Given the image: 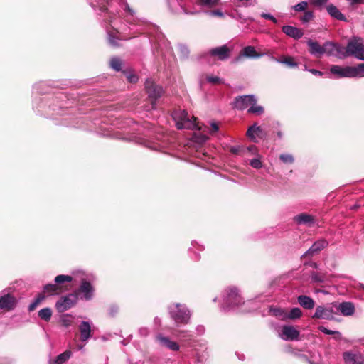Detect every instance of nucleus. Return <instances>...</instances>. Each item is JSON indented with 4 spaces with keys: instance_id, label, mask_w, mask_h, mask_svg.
Wrapping results in <instances>:
<instances>
[{
    "instance_id": "obj_41",
    "label": "nucleus",
    "mask_w": 364,
    "mask_h": 364,
    "mask_svg": "<svg viewBox=\"0 0 364 364\" xmlns=\"http://www.w3.org/2000/svg\"><path fill=\"white\" fill-rule=\"evenodd\" d=\"M110 67L115 71H120L122 70V61L117 57L111 58L109 62Z\"/></svg>"
},
{
    "instance_id": "obj_9",
    "label": "nucleus",
    "mask_w": 364,
    "mask_h": 364,
    "mask_svg": "<svg viewBox=\"0 0 364 364\" xmlns=\"http://www.w3.org/2000/svg\"><path fill=\"white\" fill-rule=\"evenodd\" d=\"M95 289L92 284L85 279H82L81 283L75 294L77 297L85 301H90L94 296Z\"/></svg>"
},
{
    "instance_id": "obj_20",
    "label": "nucleus",
    "mask_w": 364,
    "mask_h": 364,
    "mask_svg": "<svg viewBox=\"0 0 364 364\" xmlns=\"http://www.w3.org/2000/svg\"><path fill=\"white\" fill-rule=\"evenodd\" d=\"M336 314L340 311L345 316H352L355 312V306L353 303L344 301L341 304H334Z\"/></svg>"
},
{
    "instance_id": "obj_3",
    "label": "nucleus",
    "mask_w": 364,
    "mask_h": 364,
    "mask_svg": "<svg viewBox=\"0 0 364 364\" xmlns=\"http://www.w3.org/2000/svg\"><path fill=\"white\" fill-rule=\"evenodd\" d=\"M222 304L221 308L225 311H234L239 312L248 311L247 306L250 303V301H245L240 294V289L234 286H230L221 293Z\"/></svg>"
},
{
    "instance_id": "obj_2",
    "label": "nucleus",
    "mask_w": 364,
    "mask_h": 364,
    "mask_svg": "<svg viewBox=\"0 0 364 364\" xmlns=\"http://www.w3.org/2000/svg\"><path fill=\"white\" fill-rule=\"evenodd\" d=\"M151 129V124L144 122L142 125L134 129L136 133H134V135L130 136L129 139L141 144L151 150L162 151L167 146L166 141L164 139L165 136L159 134V136L154 137L151 135L153 132Z\"/></svg>"
},
{
    "instance_id": "obj_60",
    "label": "nucleus",
    "mask_w": 364,
    "mask_h": 364,
    "mask_svg": "<svg viewBox=\"0 0 364 364\" xmlns=\"http://www.w3.org/2000/svg\"><path fill=\"white\" fill-rule=\"evenodd\" d=\"M260 16L263 18L270 20L271 21H272L274 23H278L277 19L270 14L263 12L260 14Z\"/></svg>"
},
{
    "instance_id": "obj_29",
    "label": "nucleus",
    "mask_w": 364,
    "mask_h": 364,
    "mask_svg": "<svg viewBox=\"0 0 364 364\" xmlns=\"http://www.w3.org/2000/svg\"><path fill=\"white\" fill-rule=\"evenodd\" d=\"M298 303L305 309H312L315 306L314 300L310 296L300 295L297 298Z\"/></svg>"
},
{
    "instance_id": "obj_30",
    "label": "nucleus",
    "mask_w": 364,
    "mask_h": 364,
    "mask_svg": "<svg viewBox=\"0 0 364 364\" xmlns=\"http://www.w3.org/2000/svg\"><path fill=\"white\" fill-rule=\"evenodd\" d=\"M269 312L279 320H287V311L284 309L270 307Z\"/></svg>"
},
{
    "instance_id": "obj_47",
    "label": "nucleus",
    "mask_w": 364,
    "mask_h": 364,
    "mask_svg": "<svg viewBox=\"0 0 364 364\" xmlns=\"http://www.w3.org/2000/svg\"><path fill=\"white\" fill-rule=\"evenodd\" d=\"M45 295H43V294H39L33 300V301L31 302L28 306V311H33L36 308V306L45 299Z\"/></svg>"
},
{
    "instance_id": "obj_49",
    "label": "nucleus",
    "mask_w": 364,
    "mask_h": 364,
    "mask_svg": "<svg viewBox=\"0 0 364 364\" xmlns=\"http://www.w3.org/2000/svg\"><path fill=\"white\" fill-rule=\"evenodd\" d=\"M279 159L284 163L287 164H292L294 162V157L292 154H281L279 155Z\"/></svg>"
},
{
    "instance_id": "obj_44",
    "label": "nucleus",
    "mask_w": 364,
    "mask_h": 364,
    "mask_svg": "<svg viewBox=\"0 0 364 364\" xmlns=\"http://www.w3.org/2000/svg\"><path fill=\"white\" fill-rule=\"evenodd\" d=\"M309 3L306 1H300L299 3L291 6V9L295 11L296 12H305L307 11Z\"/></svg>"
},
{
    "instance_id": "obj_62",
    "label": "nucleus",
    "mask_w": 364,
    "mask_h": 364,
    "mask_svg": "<svg viewBox=\"0 0 364 364\" xmlns=\"http://www.w3.org/2000/svg\"><path fill=\"white\" fill-rule=\"evenodd\" d=\"M209 15L212 16H219V17H223L224 14L222 11L217 9V10H213L208 11Z\"/></svg>"
},
{
    "instance_id": "obj_27",
    "label": "nucleus",
    "mask_w": 364,
    "mask_h": 364,
    "mask_svg": "<svg viewBox=\"0 0 364 364\" xmlns=\"http://www.w3.org/2000/svg\"><path fill=\"white\" fill-rule=\"evenodd\" d=\"M294 220L299 225H306L311 227L314 225L315 220L313 216L306 213H301L294 217Z\"/></svg>"
},
{
    "instance_id": "obj_40",
    "label": "nucleus",
    "mask_w": 364,
    "mask_h": 364,
    "mask_svg": "<svg viewBox=\"0 0 364 364\" xmlns=\"http://www.w3.org/2000/svg\"><path fill=\"white\" fill-rule=\"evenodd\" d=\"M311 279L313 283L321 284L324 282L326 277L323 274L316 272H312L311 273Z\"/></svg>"
},
{
    "instance_id": "obj_16",
    "label": "nucleus",
    "mask_w": 364,
    "mask_h": 364,
    "mask_svg": "<svg viewBox=\"0 0 364 364\" xmlns=\"http://www.w3.org/2000/svg\"><path fill=\"white\" fill-rule=\"evenodd\" d=\"M279 336L284 341H297L299 337V331L293 326L284 325L281 328Z\"/></svg>"
},
{
    "instance_id": "obj_48",
    "label": "nucleus",
    "mask_w": 364,
    "mask_h": 364,
    "mask_svg": "<svg viewBox=\"0 0 364 364\" xmlns=\"http://www.w3.org/2000/svg\"><path fill=\"white\" fill-rule=\"evenodd\" d=\"M262 158L261 155H257V156L250 160V165L255 169L261 168L262 167Z\"/></svg>"
},
{
    "instance_id": "obj_31",
    "label": "nucleus",
    "mask_w": 364,
    "mask_h": 364,
    "mask_svg": "<svg viewBox=\"0 0 364 364\" xmlns=\"http://www.w3.org/2000/svg\"><path fill=\"white\" fill-rule=\"evenodd\" d=\"M249 114H254L257 116H261L264 112V109L262 106L257 104V99L255 97L254 103H252L247 109Z\"/></svg>"
},
{
    "instance_id": "obj_36",
    "label": "nucleus",
    "mask_w": 364,
    "mask_h": 364,
    "mask_svg": "<svg viewBox=\"0 0 364 364\" xmlns=\"http://www.w3.org/2000/svg\"><path fill=\"white\" fill-rule=\"evenodd\" d=\"M328 46H332L335 48V56H336L338 58H345L346 57H343V52L345 51V48L343 46H341L338 43H335L331 41H327V45Z\"/></svg>"
},
{
    "instance_id": "obj_50",
    "label": "nucleus",
    "mask_w": 364,
    "mask_h": 364,
    "mask_svg": "<svg viewBox=\"0 0 364 364\" xmlns=\"http://www.w3.org/2000/svg\"><path fill=\"white\" fill-rule=\"evenodd\" d=\"M192 138L194 141L199 144H203L207 141L208 137L207 136V135L201 133H194Z\"/></svg>"
},
{
    "instance_id": "obj_26",
    "label": "nucleus",
    "mask_w": 364,
    "mask_h": 364,
    "mask_svg": "<svg viewBox=\"0 0 364 364\" xmlns=\"http://www.w3.org/2000/svg\"><path fill=\"white\" fill-rule=\"evenodd\" d=\"M328 14L333 18L346 22L347 18L344 14L333 4H331L326 6Z\"/></svg>"
},
{
    "instance_id": "obj_21",
    "label": "nucleus",
    "mask_w": 364,
    "mask_h": 364,
    "mask_svg": "<svg viewBox=\"0 0 364 364\" xmlns=\"http://www.w3.org/2000/svg\"><path fill=\"white\" fill-rule=\"evenodd\" d=\"M92 323L89 321H83L79 325V331L80 333V341L87 342L92 337Z\"/></svg>"
},
{
    "instance_id": "obj_32",
    "label": "nucleus",
    "mask_w": 364,
    "mask_h": 364,
    "mask_svg": "<svg viewBox=\"0 0 364 364\" xmlns=\"http://www.w3.org/2000/svg\"><path fill=\"white\" fill-rule=\"evenodd\" d=\"M44 292H47L50 295H57L61 291V287L55 284H48L43 287Z\"/></svg>"
},
{
    "instance_id": "obj_25",
    "label": "nucleus",
    "mask_w": 364,
    "mask_h": 364,
    "mask_svg": "<svg viewBox=\"0 0 364 364\" xmlns=\"http://www.w3.org/2000/svg\"><path fill=\"white\" fill-rule=\"evenodd\" d=\"M282 31L287 36L294 39H300L304 36V32L300 28L293 26H283Z\"/></svg>"
},
{
    "instance_id": "obj_37",
    "label": "nucleus",
    "mask_w": 364,
    "mask_h": 364,
    "mask_svg": "<svg viewBox=\"0 0 364 364\" xmlns=\"http://www.w3.org/2000/svg\"><path fill=\"white\" fill-rule=\"evenodd\" d=\"M272 58L277 63L284 64L290 68H296L298 66V63H296L291 57H287L281 60L274 57H272Z\"/></svg>"
},
{
    "instance_id": "obj_23",
    "label": "nucleus",
    "mask_w": 364,
    "mask_h": 364,
    "mask_svg": "<svg viewBox=\"0 0 364 364\" xmlns=\"http://www.w3.org/2000/svg\"><path fill=\"white\" fill-rule=\"evenodd\" d=\"M247 136L253 142H257L258 138L262 139L263 137V130L261 127L258 126L257 123H255L248 128Z\"/></svg>"
},
{
    "instance_id": "obj_5",
    "label": "nucleus",
    "mask_w": 364,
    "mask_h": 364,
    "mask_svg": "<svg viewBox=\"0 0 364 364\" xmlns=\"http://www.w3.org/2000/svg\"><path fill=\"white\" fill-rule=\"evenodd\" d=\"M331 74L338 78H360L364 77V63H360L356 66H341L333 65L330 68Z\"/></svg>"
},
{
    "instance_id": "obj_43",
    "label": "nucleus",
    "mask_w": 364,
    "mask_h": 364,
    "mask_svg": "<svg viewBox=\"0 0 364 364\" xmlns=\"http://www.w3.org/2000/svg\"><path fill=\"white\" fill-rule=\"evenodd\" d=\"M197 4L203 7L212 8L217 6L219 0H196Z\"/></svg>"
},
{
    "instance_id": "obj_45",
    "label": "nucleus",
    "mask_w": 364,
    "mask_h": 364,
    "mask_svg": "<svg viewBox=\"0 0 364 364\" xmlns=\"http://www.w3.org/2000/svg\"><path fill=\"white\" fill-rule=\"evenodd\" d=\"M54 281L58 286H60L63 284L65 282H71L73 281V277L69 275L60 274L55 277Z\"/></svg>"
},
{
    "instance_id": "obj_6",
    "label": "nucleus",
    "mask_w": 364,
    "mask_h": 364,
    "mask_svg": "<svg viewBox=\"0 0 364 364\" xmlns=\"http://www.w3.org/2000/svg\"><path fill=\"white\" fill-rule=\"evenodd\" d=\"M172 117L178 129H201V127L196 122V118L190 116L187 111L184 109L174 111Z\"/></svg>"
},
{
    "instance_id": "obj_52",
    "label": "nucleus",
    "mask_w": 364,
    "mask_h": 364,
    "mask_svg": "<svg viewBox=\"0 0 364 364\" xmlns=\"http://www.w3.org/2000/svg\"><path fill=\"white\" fill-rule=\"evenodd\" d=\"M60 321H61L62 325L64 327L68 328L70 326H71V324L73 323V318L68 314L64 315L61 318Z\"/></svg>"
},
{
    "instance_id": "obj_7",
    "label": "nucleus",
    "mask_w": 364,
    "mask_h": 364,
    "mask_svg": "<svg viewBox=\"0 0 364 364\" xmlns=\"http://www.w3.org/2000/svg\"><path fill=\"white\" fill-rule=\"evenodd\" d=\"M343 57H353L364 60V44L360 37L353 36L347 43Z\"/></svg>"
},
{
    "instance_id": "obj_28",
    "label": "nucleus",
    "mask_w": 364,
    "mask_h": 364,
    "mask_svg": "<svg viewBox=\"0 0 364 364\" xmlns=\"http://www.w3.org/2000/svg\"><path fill=\"white\" fill-rule=\"evenodd\" d=\"M112 0H105V1L106 2V4L105 3H102L99 5V8H100V11L102 13H105L106 14V17H105V21H107V22H109V23H112L113 22V19L116 17L117 14L113 13V12H110L109 10H108V6L109 5V3L112 2Z\"/></svg>"
},
{
    "instance_id": "obj_10",
    "label": "nucleus",
    "mask_w": 364,
    "mask_h": 364,
    "mask_svg": "<svg viewBox=\"0 0 364 364\" xmlns=\"http://www.w3.org/2000/svg\"><path fill=\"white\" fill-rule=\"evenodd\" d=\"M77 301L76 294H69L62 296L55 304V308L58 312H64L75 305Z\"/></svg>"
},
{
    "instance_id": "obj_39",
    "label": "nucleus",
    "mask_w": 364,
    "mask_h": 364,
    "mask_svg": "<svg viewBox=\"0 0 364 364\" xmlns=\"http://www.w3.org/2000/svg\"><path fill=\"white\" fill-rule=\"evenodd\" d=\"M302 316L301 310L298 307L292 308L289 312L287 311V320H294L299 318Z\"/></svg>"
},
{
    "instance_id": "obj_53",
    "label": "nucleus",
    "mask_w": 364,
    "mask_h": 364,
    "mask_svg": "<svg viewBox=\"0 0 364 364\" xmlns=\"http://www.w3.org/2000/svg\"><path fill=\"white\" fill-rule=\"evenodd\" d=\"M328 1V0H309L310 4L318 9H321Z\"/></svg>"
},
{
    "instance_id": "obj_42",
    "label": "nucleus",
    "mask_w": 364,
    "mask_h": 364,
    "mask_svg": "<svg viewBox=\"0 0 364 364\" xmlns=\"http://www.w3.org/2000/svg\"><path fill=\"white\" fill-rule=\"evenodd\" d=\"M314 18V12L312 11L307 10L304 13L303 16H301L299 18V21L303 24H306V23H309L311 20H313Z\"/></svg>"
},
{
    "instance_id": "obj_51",
    "label": "nucleus",
    "mask_w": 364,
    "mask_h": 364,
    "mask_svg": "<svg viewBox=\"0 0 364 364\" xmlns=\"http://www.w3.org/2000/svg\"><path fill=\"white\" fill-rule=\"evenodd\" d=\"M179 53L181 55V57L183 58H187L189 55V49L187 47V46L184 44H179L178 46Z\"/></svg>"
},
{
    "instance_id": "obj_13",
    "label": "nucleus",
    "mask_w": 364,
    "mask_h": 364,
    "mask_svg": "<svg viewBox=\"0 0 364 364\" xmlns=\"http://www.w3.org/2000/svg\"><path fill=\"white\" fill-rule=\"evenodd\" d=\"M345 364H364V355L357 350H350L343 353Z\"/></svg>"
},
{
    "instance_id": "obj_63",
    "label": "nucleus",
    "mask_w": 364,
    "mask_h": 364,
    "mask_svg": "<svg viewBox=\"0 0 364 364\" xmlns=\"http://www.w3.org/2000/svg\"><path fill=\"white\" fill-rule=\"evenodd\" d=\"M210 127H211V131L210 132V134L216 132L219 129L218 124L215 122H210Z\"/></svg>"
},
{
    "instance_id": "obj_56",
    "label": "nucleus",
    "mask_w": 364,
    "mask_h": 364,
    "mask_svg": "<svg viewBox=\"0 0 364 364\" xmlns=\"http://www.w3.org/2000/svg\"><path fill=\"white\" fill-rule=\"evenodd\" d=\"M108 41L109 45L113 47H118L119 46L117 38L110 33H108Z\"/></svg>"
},
{
    "instance_id": "obj_35",
    "label": "nucleus",
    "mask_w": 364,
    "mask_h": 364,
    "mask_svg": "<svg viewBox=\"0 0 364 364\" xmlns=\"http://www.w3.org/2000/svg\"><path fill=\"white\" fill-rule=\"evenodd\" d=\"M178 336L180 341L185 343L187 346L191 345L193 341V335L186 331H179L178 333Z\"/></svg>"
},
{
    "instance_id": "obj_46",
    "label": "nucleus",
    "mask_w": 364,
    "mask_h": 364,
    "mask_svg": "<svg viewBox=\"0 0 364 364\" xmlns=\"http://www.w3.org/2000/svg\"><path fill=\"white\" fill-rule=\"evenodd\" d=\"M123 73L127 80L131 83H136L139 80L138 76L134 74L132 70H123Z\"/></svg>"
},
{
    "instance_id": "obj_17",
    "label": "nucleus",
    "mask_w": 364,
    "mask_h": 364,
    "mask_svg": "<svg viewBox=\"0 0 364 364\" xmlns=\"http://www.w3.org/2000/svg\"><path fill=\"white\" fill-rule=\"evenodd\" d=\"M16 306V298L10 294H0V309L11 311Z\"/></svg>"
},
{
    "instance_id": "obj_15",
    "label": "nucleus",
    "mask_w": 364,
    "mask_h": 364,
    "mask_svg": "<svg viewBox=\"0 0 364 364\" xmlns=\"http://www.w3.org/2000/svg\"><path fill=\"white\" fill-rule=\"evenodd\" d=\"M156 341L161 347L171 351H178L180 350V346L177 342L172 341L169 337L165 336L161 333L156 335Z\"/></svg>"
},
{
    "instance_id": "obj_18",
    "label": "nucleus",
    "mask_w": 364,
    "mask_h": 364,
    "mask_svg": "<svg viewBox=\"0 0 364 364\" xmlns=\"http://www.w3.org/2000/svg\"><path fill=\"white\" fill-rule=\"evenodd\" d=\"M263 53H259L257 52L255 47L252 46H247L244 47L241 50L239 55L236 57L235 59L236 62L239 61L240 59L243 58L250 59H258L263 56Z\"/></svg>"
},
{
    "instance_id": "obj_33",
    "label": "nucleus",
    "mask_w": 364,
    "mask_h": 364,
    "mask_svg": "<svg viewBox=\"0 0 364 364\" xmlns=\"http://www.w3.org/2000/svg\"><path fill=\"white\" fill-rule=\"evenodd\" d=\"M71 355L72 353L70 350H65L58 355L54 360L50 361L49 364H63L71 357Z\"/></svg>"
},
{
    "instance_id": "obj_61",
    "label": "nucleus",
    "mask_w": 364,
    "mask_h": 364,
    "mask_svg": "<svg viewBox=\"0 0 364 364\" xmlns=\"http://www.w3.org/2000/svg\"><path fill=\"white\" fill-rule=\"evenodd\" d=\"M242 151H245V148L240 146H235L230 148V152L233 154H238Z\"/></svg>"
},
{
    "instance_id": "obj_22",
    "label": "nucleus",
    "mask_w": 364,
    "mask_h": 364,
    "mask_svg": "<svg viewBox=\"0 0 364 364\" xmlns=\"http://www.w3.org/2000/svg\"><path fill=\"white\" fill-rule=\"evenodd\" d=\"M307 46L309 47V53L316 58H321L325 54V50H323V45L321 46L317 41H314L311 39L307 41Z\"/></svg>"
},
{
    "instance_id": "obj_57",
    "label": "nucleus",
    "mask_w": 364,
    "mask_h": 364,
    "mask_svg": "<svg viewBox=\"0 0 364 364\" xmlns=\"http://www.w3.org/2000/svg\"><path fill=\"white\" fill-rule=\"evenodd\" d=\"M327 45V41L323 44V50H325V54L328 56L335 55V48L332 46H328Z\"/></svg>"
},
{
    "instance_id": "obj_64",
    "label": "nucleus",
    "mask_w": 364,
    "mask_h": 364,
    "mask_svg": "<svg viewBox=\"0 0 364 364\" xmlns=\"http://www.w3.org/2000/svg\"><path fill=\"white\" fill-rule=\"evenodd\" d=\"M149 333V329H148L147 328H145V327H144V328H139V333L141 336H144V337H145V336H148Z\"/></svg>"
},
{
    "instance_id": "obj_19",
    "label": "nucleus",
    "mask_w": 364,
    "mask_h": 364,
    "mask_svg": "<svg viewBox=\"0 0 364 364\" xmlns=\"http://www.w3.org/2000/svg\"><path fill=\"white\" fill-rule=\"evenodd\" d=\"M255 97L253 95L237 97L235 100V107L240 110L245 109L254 103Z\"/></svg>"
},
{
    "instance_id": "obj_12",
    "label": "nucleus",
    "mask_w": 364,
    "mask_h": 364,
    "mask_svg": "<svg viewBox=\"0 0 364 364\" xmlns=\"http://www.w3.org/2000/svg\"><path fill=\"white\" fill-rule=\"evenodd\" d=\"M145 89L146 92L151 100V104L153 108L155 106V102L158 100L162 93V87L161 86L156 85L154 83L152 80L150 79H147L145 82Z\"/></svg>"
},
{
    "instance_id": "obj_24",
    "label": "nucleus",
    "mask_w": 364,
    "mask_h": 364,
    "mask_svg": "<svg viewBox=\"0 0 364 364\" xmlns=\"http://www.w3.org/2000/svg\"><path fill=\"white\" fill-rule=\"evenodd\" d=\"M33 106L37 109L39 112L41 109H43L45 107L48 106V108L53 111H57L58 109L62 108V105L60 102H48V100L43 99H41V102H33Z\"/></svg>"
},
{
    "instance_id": "obj_14",
    "label": "nucleus",
    "mask_w": 364,
    "mask_h": 364,
    "mask_svg": "<svg viewBox=\"0 0 364 364\" xmlns=\"http://www.w3.org/2000/svg\"><path fill=\"white\" fill-rule=\"evenodd\" d=\"M328 242L325 239L316 240L310 248H309L302 255L301 258L311 257L319 253L321 250L327 247Z\"/></svg>"
},
{
    "instance_id": "obj_11",
    "label": "nucleus",
    "mask_w": 364,
    "mask_h": 364,
    "mask_svg": "<svg viewBox=\"0 0 364 364\" xmlns=\"http://www.w3.org/2000/svg\"><path fill=\"white\" fill-rule=\"evenodd\" d=\"M231 50L226 45L210 49L203 54V58L213 57L219 60H225L230 56Z\"/></svg>"
},
{
    "instance_id": "obj_54",
    "label": "nucleus",
    "mask_w": 364,
    "mask_h": 364,
    "mask_svg": "<svg viewBox=\"0 0 364 364\" xmlns=\"http://www.w3.org/2000/svg\"><path fill=\"white\" fill-rule=\"evenodd\" d=\"M318 330L326 335H338L339 337L341 336V333L339 331L329 330L323 326H319Z\"/></svg>"
},
{
    "instance_id": "obj_58",
    "label": "nucleus",
    "mask_w": 364,
    "mask_h": 364,
    "mask_svg": "<svg viewBox=\"0 0 364 364\" xmlns=\"http://www.w3.org/2000/svg\"><path fill=\"white\" fill-rule=\"evenodd\" d=\"M206 80L208 82L212 84H219L223 82V80L221 78L213 75L208 76L206 77Z\"/></svg>"
},
{
    "instance_id": "obj_38",
    "label": "nucleus",
    "mask_w": 364,
    "mask_h": 364,
    "mask_svg": "<svg viewBox=\"0 0 364 364\" xmlns=\"http://www.w3.org/2000/svg\"><path fill=\"white\" fill-rule=\"evenodd\" d=\"M38 316L43 321H49L52 316V310L50 308L46 307L38 311Z\"/></svg>"
},
{
    "instance_id": "obj_4",
    "label": "nucleus",
    "mask_w": 364,
    "mask_h": 364,
    "mask_svg": "<svg viewBox=\"0 0 364 364\" xmlns=\"http://www.w3.org/2000/svg\"><path fill=\"white\" fill-rule=\"evenodd\" d=\"M167 310L176 327H181L190 323L192 313L186 304L173 302L168 306Z\"/></svg>"
},
{
    "instance_id": "obj_55",
    "label": "nucleus",
    "mask_w": 364,
    "mask_h": 364,
    "mask_svg": "<svg viewBox=\"0 0 364 364\" xmlns=\"http://www.w3.org/2000/svg\"><path fill=\"white\" fill-rule=\"evenodd\" d=\"M107 311L109 316L114 317L117 314L119 311V307L115 304H112L109 306Z\"/></svg>"
},
{
    "instance_id": "obj_34",
    "label": "nucleus",
    "mask_w": 364,
    "mask_h": 364,
    "mask_svg": "<svg viewBox=\"0 0 364 364\" xmlns=\"http://www.w3.org/2000/svg\"><path fill=\"white\" fill-rule=\"evenodd\" d=\"M193 249L198 250L199 251H203L205 250L204 245L200 244L196 240H193L191 242V247H189V251L194 254L193 259L198 261L200 259V256L198 253H197Z\"/></svg>"
},
{
    "instance_id": "obj_1",
    "label": "nucleus",
    "mask_w": 364,
    "mask_h": 364,
    "mask_svg": "<svg viewBox=\"0 0 364 364\" xmlns=\"http://www.w3.org/2000/svg\"><path fill=\"white\" fill-rule=\"evenodd\" d=\"M121 6L126 13L127 21L130 25L145 26L141 31H146L149 35L150 41L155 45L156 49L171 53V47L164 35L158 26L149 23L146 19L136 16V11L126 1H122Z\"/></svg>"
},
{
    "instance_id": "obj_59",
    "label": "nucleus",
    "mask_w": 364,
    "mask_h": 364,
    "mask_svg": "<svg viewBox=\"0 0 364 364\" xmlns=\"http://www.w3.org/2000/svg\"><path fill=\"white\" fill-rule=\"evenodd\" d=\"M245 150H247L250 154L252 156H257V155H260L258 152V149L256 146L252 145L247 148H245Z\"/></svg>"
},
{
    "instance_id": "obj_8",
    "label": "nucleus",
    "mask_w": 364,
    "mask_h": 364,
    "mask_svg": "<svg viewBox=\"0 0 364 364\" xmlns=\"http://www.w3.org/2000/svg\"><path fill=\"white\" fill-rule=\"evenodd\" d=\"M335 315H336L335 305L334 304H331L317 306L311 317L314 319L332 321L335 319Z\"/></svg>"
}]
</instances>
